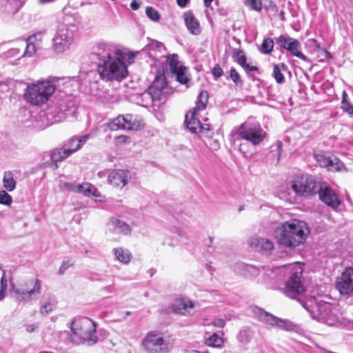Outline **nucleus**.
Masks as SVG:
<instances>
[{
  "instance_id": "nucleus-38",
  "label": "nucleus",
  "mask_w": 353,
  "mask_h": 353,
  "mask_svg": "<svg viewBox=\"0 0 353 353\" xmlns=\"http://www.w3.org/2000/svg\"><path fill=\"white\" fill-rule=\"evenodd\" d=\"M90 94L102 101L106 99L105 91L99 90V85L97 81H94L90 84Z\"/></svg>"
},
{
  "instance_id": "nucleus-12",
  "label": "nucleus",
  "mask_w": 353,
  "mask_h": 353,
  "mask_svg": "<svg viewBox=\"0 0 353 353\" xmlns=\"http://www.w3.org/2000/svg\"><path fill=\"white\" fill-rule=\"evenodd\" d=\"M321 184L312 175L296 176L292 184V188L297 195L308 196L315 194L319 190Z\"/></svg>"
},
{
  "instance_id": "nucleus-26",
  "label": "nucleus",
  "mask_w": 353,
  "mask_h": 353,
  "mask_svg": "<svg viewBox=\"0 0 353 353\" xmlns=\"http://www.w3.org/2000/svg\"><path fill=\"white\" fill-rule=\"evenodd\" d=\"M26 0H1V11L8 14H16L23 6Z\"/></svg>"
},
{
  "instance_id": "nucleus-28",
  "label": "nucleus",
  "mask_w": 353,
  "mask_h": 353,
  "mask_svg": "<svg viewBox=\"0 0 353 353\" xmlns=\"http://www.w3.org/2000/svg\"><path fill=\"white\" fill-rule=\"evenodd\" d=\"M108 227L110 230L117 234H129L131 232L130 225L117 218H112L108 223Z\"/></svg>"
},
{
  "instance_id": "nucleus-42",
  "label": "nucleus",
  "mask_w": 353,
  "mask_h": 353,
  "mask_svg": "<svg viewBox=\"0 0 353 353\" xmlns=\"http://www.w3.org/2000/svg\"><path fill=\"white\" fill-rule=\"evenodd\" d=\"M232 58L241 67L244 66V65L247 63V58L242 50L235 49L232 54Z\"/></svg>"
},
{
  "instance_id": "nucleus-23",
  "label": "nucleus",
  "mask_w": 353,
  "mask_h": 353,
  "mask_svg": "<svg viewBox=\"0 0 353 353\" xmlns=\"http://www.w3.org/2000/svg\"><path fill=\"white\" fill-rule=\"evenodd\" d=\"M130 178V172L128 170H113L110 172L108 180L111 185L122 188Z\"/></svg>"
},
{
  "instance_id": "nucleus-16",
  "label": "nucleus",
  "mask_w": 353,
  "mask_h": 353,
  "mask_svg": "<svg viewBox=\"0 0 353 353\" xmlns=\"http://www.w3.org/2000/svg\"><path fill=\"white\" fill-rule=\"evenodd\" d=\"M254 312L260 321L265 323L272 327H277L286 330L290 329V321L274 316L262 308L256 307Z\"/></svg>"
},
{
  "instance_id": "nucleus-5",
  "label": "nucleus",
  "mask_w": 353,
  "mask_h": 353,
  "mask_svg": "<svg viewBox=\"0 0 353 353\" xmlns=\"http://www.w3.org/2000/svg\"><path fill=\"white\" fill-rule=\"evenodd\" d=\"M267 132L261 124L256 121H247L241 123L230 134V141L239 147V151L245 156V144L241 143L242 139L251 143L253 145L261 144L267 137Z\"/></svg>"
},
{
  "instance_id": "nucleus-22",
  "label": "nucleus",
  "mask_w": 353,
  "mask_h": 353,
  "mask_svg": "<svg viewBox=\"0 0 353 353\" xmlns=\"http://www.w3.org/2000/svg\"><path fill=\"white\" fill-rule=\"evenodd\" d=\"M199 303L188 297L178 296V315L192 316L196 312Z\"/></svg>"
},
{
  "instance_id": "nucleus-64",
  "label": "nucleus",
  "mask_w": 353,
  "mask_h": 353,
  "mask_svg": "<svg viewBox=\"0 0 353 353\" xmlns=\"http://www.w3.org/2000/svg\"><path fill=\"white\" fill-rule=\"evenodd\" d=\"M218 13L221 16H227L228 14V10L227 8H221L218 9Z\"/></svg>"
},
{
  "instance_id": "nucleus-60",
  "label": "nucleus",
  "mask_w": 353,
  "mask_h": 353,
  "mask_svg": "<svg viewBox=\"0 0 353 353\" xmlns=\"http://www.w3.org/2000/svg\"><path fill=\"white\" fill-rule=\"evenodd\" d=\"M141 5V2L138 0H133L130 3V8L133 10H137Z\"/></svg>"
},
{
  "instance_id": "nucleus-34",
  "label": "nucleus",
  "mask_w": 353,
  "mask_h": 353,
  "mask_svg": "<svg viewBox=\"0 0 353 353\" xmlns=\"http://www.w3.org/2000/svg\"><path fill=\"white\" fill-rule=\"evenodd\" d=\"M3 188L9 192L13 191L16 188V181L14 179V175L12 171H6L3 178Z\"/></svg>"
},
{
  "instance_id": "nucleus-54",
  "label": "nucleus",
  "mask_w": 353,
  "mask_h": 353,
  "mask_svg": "<svg viewBox=\"0 0 353 353\" xmlns=\"http://www.w3.org/2000/svg\"><path fill=\"white\" fill-rule=\"evenodd\" d=\"M214 79H218L223 74V71L219 64H216L212 70Z\"/></svg>"
},
{
  "instance_id": "nucleus-35",
  "label": "nucleus",
  "mask_w": 353,
  "mask_h": 353,
  "mask_svg": "<svg viewBox=\"0 0 353 353\" xmlns=\"http://www.w3.org/2000/svg\"><path fill=\"white\" fill-rule=\"evenodd\" d=\"M288 70L287 65L282 63L279 64H276L274 65L273 68V77L275 79L276 83L281 84L285 82V77L282 74L281 71H286Z\"/></svg>"
},
{
  "instance_id": "nucleus-18",
  "label": "nucleus",
  "mask_w": 353,
  "mask_h": 353,
  "mask_svg": "<svg viewBox=\"0 0 353 353\" xmlns=\"http://www.w3.org/2000/svg\"><path fill=\"white\" fill-rule=\"evenodd\" d=\"M46 33V30L37 32L30 36L27 40L21 42L20 47L21 50L25 48L23 53V57H31L41 48V41Z\"/></svg>"
},
{
  "instance_id": "nucleus-51",
  "label": "nucleus",
  "mask_w": 353,
  "mask_h": 353,
  "mask_svg": "<svg viewBox=\"0 0 353 353\" xmlns=\"http://www.w3.org/2000/svg\"><path fill=\"white\" fill-rule=\"evenodd\" d=\"M245 4L250 7L252 10L261 11L262 9V2L260 0H245Z\"/></svg>"
},
{
  "instance_id": "nucleus-31",
  "label": "nucleus",
  "mask_w": 353,
  "mask_h": 353,
  "mask_svg": "<svg viewBox=\"0 0 353 353\" xmlns=\"http://www.w3.org/2000/svg\"><path fill=\"white\" fill-rule=\"evenodd\" d=\"M114 254L117 259L122 263L128 264L131 261L132 254L128 250L117 248L114 249Z\"/></svg>"
},
{
  "instance_id": "nucleus-48",
  "label": "nucleus",
  "mask_w": 353,
  "mask_h": 353,
  "mask_svg": "<svg viewBox=\"0 0 353 353\" xmlns=\"http://www.w3.org/2000/svg\"><path fill=\"white\" fill-rule=\"evenodd\" d=\"M258 243L261 248L264 251H270L274 248L273 243L267 239H261L259 240Z\"/></svg>"
},
{
  "instance_id": "nucleus-15",
  "label": "nucleus",
  "mask_w": 353,
  "mask_h": 353,
  "mask_svg": "<svg viewBox=\"0 0 353 353\" xmlns=\"http://www.w3.org/2000/svg\"><path fill=\"white\" fill-rule=\"evenodd\" d=\"M198 112L190 111L185 116L184 121L186 128L193 134L197 135L210 136L211 125L210 123H201L197 118Z\"/></svg>"
},
{
  "instance_id": "nucleus-17",
  "label": "nucleus",
  "mask_w": 353,
  "mask_h": 353,
  "mask_svg": "<svg viewBox=\"0 0 353 353\" xmlns=\"http://www.w3.org/2000/svg\"><path fill=\"white\" fill-rule=\"evenodd\" d=\"M336 289L343 296H350L353 293V268H346L336 278Z\"/></svg>"
},
{
  "instance_id": "nucleus-46",
  "label": "nucleus",
  "mask_w": 353,
  "mask_h": 353,
  "mask_svg": "<svg viewBox=\"0 0 353 353\" xmlns=\"http://www.w3.org/2000/svg\"><path fill=\"white\" fill-rule=\"evenodd\" d=\"M230 77L231 78V79L236 85H243V82L241 79L240 74L236 71V70L233 67H232L230 70Z\"/></svg>"
},
{
  "instance_id": "nucleus-56",
  "label": "nucleus",
  "mask_w": 353,
  "mask_h": 353,
  "mask_svg": "<svg viewBox=\"0 0 353 353\" xmlns=\"http://www.w3.org/2000/svg\"><path fill=\"white\" fill-rule=\"evenodd\" d=\"M92 137V136L90 134H87L80 137H75L78 140V145H79V148H81Z\"/></svg>"
},
{
  "instance_id": "nucleus-58",
  "label": "nucleus",
  "mask_w": 353,
  "mask_h": 353,
  "mask_svg": "<svg viewBox=\"0 0 353 353\" xmlns=\"http://www.w3.org/2000/svg\"><path fill=\"white\" fill-rule=\"evenodd\" d=\"M242 68L245 70V72L248 73V76L250 77H252V76H251V74H250V72H252V71L259 72V69L258 68V67L254 66V65H250L247 63Z\"/></svg>"
},
{
  "instance_id": "nucleus-39",
  "label": "nucleus",
  "mask_w": 353,
  "mask_h": 353,
  "mask_svg": "<svg viewBox=\"0 0 353 353\" xmlns=\"http://www.w3.org/2000/svg\"><path fill=\"white\" fill-rule=\"evenodd\" d=\"M274 42V40L271 38H265L259 49L260 52L264 54H270L273 50Z\"/></svg>"
},
{
  "instance_id": "nucleus-57",
  "label": "nucleus",
  "mask_w": 353,
  "mask_h": 353,
  "mask_svg": "<svg viewBox=\"0 0 353 353\" xmlns=\"http://www.w3.org/2000/svg\"><path fill=\"white\" fill-rule=\"evenodd\" d=\"M148 48L151 50L161 51L162 48H164V46L161 42L153 41L148 45Z\"/></svg>"
},
{
  "instance_id": "nucleus-62",
  "label": "nucleus",
  "mask_w": 353,
  "mask_h": 353,
  "mask_svg": "<svg viewBox=\"0 0 353 353\" xmlns=\"http://www.w3.org/2000/svg\"><path fill=\"white\" fill-rule=\"evenodd\" d=\"M3 290V292H6L7 290V280L6 279L4 275L2 276L1 279V289Z\"/></svg>"
},
{
  "instance_id": "nucleus-47",
  "label": "nucleus",
  "mask_w": 353,
  "mask_h": 353,
  "mask_svg": "<svg viewBox=\"0 0 353 353\" xmlns=\"http://www.w3.org/2000/svg\"><path fill=\"white\" fill-rule=\"evenodd\" d=\"M12 202V196L5 190L0 191V203L10 205Z\"/></svg>"
},
{
  "instance_id": "nucleus-29",
  "label": "nucleus",
  "mask_w": 353,
  "mask_h": 353,
  "mask_svg": "<svg viewBox=\"0 0 353 353\" xmlns=\"http://www.w3.org/2000/svg\"><path fill=\"white\" fill-rule=\"evenodd\" d=\"M190 81L191 77L188 68L181 65L180 61H178V83L185 85V90H186L190 87Z\"/></svg>"
},
{
  "instance_id": "nucleus-8",
  "label": "nucleus",
  "mask_w": 353,
  "mask_h": 353,
  "mask_svg": "<svg viewBox=\"0 0 353 353\" xmlns=\"http://www.w3.org/2000/svg\"><path fill=\"white\" fill-rule=\"evenodd\" d=\"M73 334L79 337L81 342L88 345L97 343L95 323L88 317H76L70 324Z\"/></svg>"
},
{
  "instance_id": "nucleus-21",
  "label": "nucleus",
  "mask_w": 353,
  "mask_h": 353,
  "mask_svg": "<svg viewBox=\"0 0 353 353\" xmlns=\"http://www.w3.org/2000/svg\"><path fill=\"white\" fill-rule=\"evenodd\" d=\"M317 193L320 200L333 209L337 208L341 204L338 195L329 186L321 185Z\"/></svg>"
},
{
  "instance_id": "nucleus-19",
  "label": "nucleus",
  "mask_w": 353,
  "mask_h": 353,
  "mask_svg": "<svg viewBox=\"0 0 353 353\" xmlns=\"http://www.w3.org/2000/svg\"><path fill=\"white\" fill-rule=\"evenodd\" d=\"M17 292L26 301L37 300L41 293V281L37 279L28 280L24 283V288L18 290Z\"/></svg>"
},
{
  "instance_id": "nucleus-49",
  "label": "nucleus",
  "mask_w": 353,
  "mask_h": 353,
  "mask_svg": "<svg viewBox=\"0 0 353 353\" xmlns=\"http://www.w3.org/2000/svg\"><path fill=\"white\" fill-rule=\"evenodd\" d=\"M61 187L63 188H65L69 191L79 193L81 184L65 182V183H61Z\"/></svg>"
},
{
  "instance_id": "nucleus-44",
  "label": "nucleus",
  "mask_w": 353,
  "mask_h": 353,
  "mask_svg": "<svg viewBox=\"0 0 353 353\" xmlns=\"http://www.w3.org/2000/svg\"><path fill=\"white\" fill-rule=\"evenodd\" d=\"M145 14L147 17L153 21H159L161 15L159 12L151 6H148L145 9Z\"/></svg>"
},
{
  "instance_id": "nucleus-30",
  "label": "nucleus",
  "mask_w": 353,
  "mask_h": 353,
  "mask_svg": "<svg viewBox=\"0 0 353 353\" xmlns=\"http://www.w3.org/2000/svg\"><path fill=\"white\" fill-rule=\"evenodd\" d=\"M209 94L206 90H202L199 92L197 100L196 101V107L192 111L198 112L200 110L205 109L206 105L208 102Z\"/></svg>"
},
{
  "instance_id": "nucleus-9",
  "label": "nucleus",
  "mask_w": 353,
  "mask_h": 353,
  "mask_svg": "<svg viewBox=\"0 0 353 353\" xmlns=\"http://www.w3.org/2000/svg\"><path fill=\"white\" fill-rule=\"evenodd\" d=\"M305 291V288L302 281V269L296 266L292 269L290 276L285 281L283 292L286 296L296 299L302 305L304 302L310 305V299L307 301L301 299Z\"/></svg>"
},
{
  "instance_id": "nucleus-2",
  "label": "nucleus",
  "mask_w": 353,
  "mask_h": 353,
  "mask_svg": "<svg viewBox=\"0 0 353 353\" xmlns=\"http://www.w3.org/2000/svg\"><path fill=\"white\" fill-rule=\"evenodd\" d=\"M69 77H50L39 80L27 85L24 93L25 99L34 105H41L47 103L56 92H61V87L71 84Z\"/></svg>"
},
{
  "instance_id": "nucleus-36",
  "label": "nucleus",
  "mask_w": 353,
  "mask_h": 353,
  "mask_svg": "<svg viewBox=\"0 0 353 353\" xmlns=\"http://www.w3.org/2000/svg\"><path fill=\"white\" fill-rule=\"evenodd\" d=\"M79 193L85 196H99L97 189L90 183H81Z\"/></svg>"
},
{
  "instance_id": "nucleus-4",
  "label": "nucleus",
  "mask_w": 353,
  "mask_h": 353,
  "mask_svg": "<svg viewBox=\"0 0 353 353\" xmlns=\"http://www.w3.org/2000/svg\"><path fill=\"white\" fill-rule=\"evenodd\" d=\"M310 233L307 223L292 219L280 223L275 228L274 235L278 243L285 248H295L303 243Z\"/></svg>"
},
{
  "instance_id": "nucleus-10",
  "label": "nucleus",
  "mask_w": 353,
  "mask_h": 353,
  "mask_svg": "<svg viewBox=\"0 0 353 353\" xmlns=\"http://www.w3.org/2000/svg\"><path fill=\"white\" fill-rule=\"evenodd\" d=\"M141 346L147 353H167L172 345L161 334L152 331L141 341Z\"/></svg>"
},
{
  "instance_id": "nucleus-24",
  "label": "nucleus",
  "mask_w": 353,
  "mask_h": 353,
  "mask_svg": "<svg viewBox=\"0 0 353 353\" xmlns=\"http://www.w3.org/2000/svg\"><path fill=\"white\" fill-rule=\"evenodd\" d=\"M183 18L188 30L192 34L198 35L201 33L200 23L192 10L185 12Z\"/></svg>"
},
{
  "instance_id": "nucleus-6",
  "label": "nucleus",
  "mask_w": 353,
  "mask_h": 353,
  "mask_svg": "<svg viewBox=\"0 0 353 353\" xmlns=\"http://www.w3.org/2000/svg\"><path fill=\"white\" fill-rule=\"evenodd\" d=\"M303 307L311 313L314 318L318 319L330 326L340 324L341 315L336 307L325 301H317L314 297L310 298V305L307 302Z\"/></svg>"
},
{
  "instance_id": "nucleus-14",
  "label": "nucleus",
  "mask_w": 353,
  "mask_h": 353,
  "mask_svg": "<svg viewBox=\"0 0 353 353\" xmlns=\"http://www.w3.org/2000/svg\"><path fill=\"white\" fill-rule=\"evenodd\" d=\"M274 41L278 48H283L290 52L293 56L299 58L305 61H310V59L301 52V44L296 39L288 35H280L274 38Z\"/></svg>"
},
{
  "instance_id": "nucleus-45",
  "label": "nucleus",
  "mask_w": 353,
  "mask_h": 353,
  "mask_svg": "<svg viewBox=\"0 0 353 353\" xmlns=\"http://www.w3.org/2000/svg\"><path fill=\"white\" fill-rule=\"evenodd\" d=\"M166 61L170 72L176 77V54H173L167 57Z\"/></svg>"
},
{
  "instance_id": "nucleus-59",
  "label": "nucleus",
  "mask_w": 353,
  "mask_h": 353,
  "mask_svg": "<svg viewBox=\"0 0 353 353\" xmlns=\"http://www.w3.org/2000/svg\"><path fill=\"white\" fill-rule=\"evenodd\" d=\"M212 324L217 327H223L225 325V321L222 319H217L214 320Z\"/></svg>"
},
{
  "instance_id": "nucleus-27",
  "label": "nucleus",
  "mask_w": 353,
  "mask_h": 353,
  "mask_svg": "<svg viewBox=\"0 0 353 353\" xmlns=\"http://www.w3.org/2000/svg\"><path fill=\"white\" fill-rule=\"evenodd\" d=\"M79 23L80 17L78 14H64L62 17L61 23L59 26H63L65 30H72L74 34Z\"/></svg>"
},
{
  "instance_id": "nucleus-37",
  "label": "nucleus",
  "mask_w": 353,
  "mask_h": 353,
  "mask_svg": "<svg viewBox=\"0 0 353 353\" xmlns=\"http://www.w3.org/2000/svg\"><path fill=\"white\" fill-rule=\"evenodd\" d=\"M63 148L67 155L70 157L72 154L80 149L79 145H78V140L75 137H73L68 141Z\"/></svg>"
},
{
  "instance_id": "nucleus-52",
  "label": "nucleus",
  "mask_w": 353,
  "mask_h": 353,
  "mask_svg": "<svg viewBox=\"0 0 353 353\" xmlns=\"http://www.w3.org/2000/svg\"><path fill=\"white\" fill-rule=\"evenodd\" d=\"M74 261L72 259L64 260L59 270V274H63L66 270L72 266Z\"/></svg>"
},
{
  "instance_id": "nucleus-11",
  "label": "nucleus",
  "mask_w": 353,
  "mask_h": 353,
  "mask_svg": "<svg viewBox=\"0 0 353 353\" xmlns=\"http://www.w3.org/2000/svg\"><path fill=\"white\" fill-rule=\"evenodd\" d=\"M111 130H125L137 131L144 127L142 117L137 114H125L119 115L112 119L108 124Z\"/></svg>"
},
{
  "instance_id": "nucleus-40",
  "label": "nucleus",
  "mask_w": 353,
  "mask_h": 353,
  "mask_svg": "<svg viewBox=\"0 0 353 353\" xmlns=\"http://www.w3.org/2000/svg\"><path fill=\"white\" fill-rule=\"evenodd\" d=\"M347 94L345 91L343 92L342 94V110L347 113L351 117H353V105L347 100Z\"/></svg>"
},
{
  "instance_id": "nucleus-7",
  "label": "nucleus",
  "mask_w": 353,
  "mask_h": 353,
  "mask_svg": "<svg viewBox=\"0 0 353 353\" xmlns=\"http://www.w3.org/2000/svg\"><path fill=\"white\" fill-rule=\"evenodd\" d=\"M70 79L72 80L71 84L62 86L61 91L59 92L63 94V95H60V100L48 109V114L51 116L55 122H60L70 116H72L76 111L74 102L71 97L72 90L70 87L73 85L77 80L74 77Z\"/></svg>"
},
{
  "instance_id": "nucleus-13",
  "label": "nucleus",
  "mask_w": 353,
  "mask_h": 353,
  "mask_svg": "<svg viewBox=\"0 0 353 353\" xmlns=\"http://www.w3.org/2000/svg\"><path fill=\"white\" fill-rule=\"evenodd\" d=\"M74 34L72 30H65L63 26H58L52 38V50L56 54H62L68 50L74 41Z\"/></svg>"
},
{
  "instance_id": "nucleus-32",
  "label": "nucleus",
  "mask_w": 353,
  "mask_h": 353,
  "mask_svg": "<svg viewBox=\"0 0 353 353\" xmlns=\"http://www.w3.org/2000/svg\"><path fill=\"white\" fill-rule=\"evenodd\" d=\"M21 47L12 48L4 53V57L6 59H10L9 62L10 63L16 64L17 61L23 57V54L21 53Z\"/></svg>"
},
{
  "instance_id": "nucleus-1",
  "label": "nucleus",
  "mask_w": 353,
  "mask_h": 353,
  "mask_svg": "<svg viewBox=\"0 0 353 353\" xmlns=\"http://www.w3.org/2000/svg\"><path fill=\"white\" fill-rule=\"evenodd\" d=\"M137 53L114 43H99L92 48L91 58L97 60V71L103 79L121 81L128 74Z\"/></svg>"
},
{
  "instance_id": "nucleus-20",
  "label": "nucleus",
  "mask_w": 353,
  "mask_h": 353,
  "mask_svg": "<svg viewBox=\"0 0 353 353\" xmlns=\"http://www.w3.org/2000/svg\"><path fill=\"white\" fill-rule=\"evenodd\" d=\"M315 159L321 167L327 168L328 171H340L344 168L343 163L335 156L320 153L315 155Z\"/></svg>"
},
{
  "instance_id": "nucleus-55",
  "label": "nucleus",
  "mask_w": 353,
  "mask_h": 353,
  "mask_svg": "<svg viewBox=\"0 0 353 353\" xmlns=\"http://www.w3.org/2000/svg\"><path fill=\"white\" fill-rule=\"evenodd\" d=\"M52 310V305L50 303H44L41 305L40 312L42 314L46 315Z\"/></svg>"
},
{
  "instance_id": "nucleus-41",
  "label": "nucleus",
  "mask_w": 353,
  "mask_h": 353,
  "mask_svg": "<svg viewBox=\"0 0 353 353\" xmlns=\"http://www.w3.org/2000/svg\"><path fill=\"white\" fill-rule=\"evenodd\" d=\"M50 156L53 162L61 161L68 157L63 148L53 150Z\"/></svg>"
},
{
  "instance_id": "nucleus-63",
  "label": "nucleus",
  "mask_w": 353,
  "mask_h": 353,
  "mask_svg": "<svg viewBox=\"0 0 353 353\" xmlns=\"http://www.w3.org/2000/svg\"><path fill=\"white\" fill-rule=\"evenodd\" d=\"M213 243V237L210 236H208V239L205 241V245L207 248H212V245Z\"/></svg>"
},
{
  "instance_id": "nucleus-53",
  "label": "nucleus",
  "mask_w": 353,
  "mask_h": 353,
  "mask_svg": "<svg viewBox=\"0 0 353 353\" xmlns=\"http://www.w3.org/2000/svg\"><path fill=\"white\" fill-rule=\"evenodd\" d=\"M130 141V137L126 135H120L114 138V143L117 146L123 145Z\"/></svg>"
},
{
  "instance_id": "nucleus-25",
  "label": "nucleus",
  "mask_w": 353,
  "mask_h": 353,
  "mask_svg": "<svg viewBox=\"0 0 353 353\" xmlns=\"http://www.w3.org/2000/svg\"><path fill=\"white\" fill-rule=\"evenodd\" d=\"M26 0H1V11L8 14H16L23 6Z\"/></svg>"
},
{
  "instance_id": "nucleus-43",
  "label": "nucleus",
  "mask_w": 353,
  "mask_h": 353,
  "mask_svg": "<svg viewBox=\"0 0 353 353\" xmlns=\"http://www.w3.org/2000/svg\"><path fill=\"white\" fill-rule=\"evenodd\" d=\"M223 343L222 338L216 333L213 334L206 340V344L212 347H221Z\"/></svg>"
},
{
  "instance_id": "nucleus-3",
  "label": "nucleus",
  "mask_w": 353,
  "mask_h": 353,
  "mask_svg": "<svg viewBox=\"0 0 353 353\" xmlns=\"http://www.w3.org/2000/svg\"><path fill=\"white\" fill-rule=\"evenodd\" d=\"M173 93L165 79V74L158 71L152 85L147 90L136 97L137 103L145 108L153 107L159 109Z\"/></svg>"
},
{
  "instance_id": "nucleus-50",
  "label": "nucleus",
  "mask_w": 353,
  "mask_h": 353,
  "mask_svg": "<svg viewBox=\"0 0 353 353\" xmlns=\"http://www.w3.org/2000/svg\"><path fill=\"white\" fill-rule=\"evenodd\" d=\"M243 270L251 276H256L260 273V270L258 268L250 264L243 265Z\"/></svg>"
},
{
  "instance_id": "nucleus-61",
  "label": "nucleus",
  "mask_w": 353,
  "mask_h": 353,
  "mask_svg": "<svg viewBox=\"0 0 353 353\" xmlns=\"http://www.w3.org/2000/svg\"><path fill=\"white\" fill-rule=\"evenodd\" d=\"M190 3V0H177L178 6L184 8L188 6Z\"/></svg>"
},
{
  "instance_id": "nucleus-33",
  "label": "nucleus",
  "mask_w": 353,
  "mask_h": 353,
  "mask_svg": "<svg viewBox=\"0 0 353 353\" xmlns=\"http://www.w3.org/2000/svg\"><path fill=\"white\" fill-rule=\"evenodd\" d=\"M253 332L250 327H243L236 335L238 341L243 345L249 343L252 338Z\"/></svg>"
}]
</instances>
